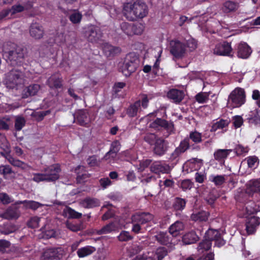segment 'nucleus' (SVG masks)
<instances>
[{"instance_id": "1", "label": "nucleus", "mask_w": 260, "mask_h": 260, "mask_svg": "<svg viewBox=\"0 0 260 260\" xmlns=\"http://www.w3.org/2000/svg\"><path fill=\"white\" fill-rule=\"evenodd\" d=\"M148 12L147 6L141 1H137L134 3H125L122 11L123 16L132 21L143 18L146 16Z\"/></svg>"}, {"instance_id": "2", "label": "nucleus", "mask_w": 260, "mask_h": 260, "mask_svg": "<svg viewBox=\"0 0 260 260\" xmlns=\"http://www.w3.org/2000/svg\"><path fill=\"white\" fill-rule=\"evenodd\" d=\"M4 55L12 66H21L24 62V49L15 43L8 42L4 46Z\"/></svg>"}, {"instance_id": "3", "label": "nucleus", "mask_w": 260, "mask_h": 260, "mask_svg": "<svg viewBox=\"0 0 260 260\" xmlns=\"http://www.w3.org/2000/svg\"><path fill=\"white\" fill-rule=\"evenodd\" d=\"M205 239L200 242L198 250L207 251L212 246V241H215V246L221 247L226 243L225 240L222 238L220 233L217 230L209 229L205 233Z\"/></svg>"}, {"instance_id": "4", "label": "nucleus", "mask_w": 260, "mask_h": 260, "mask_svg": "<svg viewBox=\"0 0 260 260\" xmlns=\"http://www.w3.org/2000/svg\"><path fill=\"white\" fill-rule=\"evenodd\" d=\"M24 74L19 70H12L6 76L5 84L7 88L17 89L25 82Z\"/></svg>"}, {"instance_id": "5", "label": "nucleus", "mask_w": 260, "mask_h": 260, "mask_svg": "<svg viewBox=\"0 0 260 260\" xmlns=\"http://www.w3.org/2000/svg\"><path fill=\"white\" fill-rule=\"evenodd\" d=\"M138 57L134 53L127 54L121 66L119 68V71L126 77L129 76L134 72L138 65Z\"/></svg>"}, {"instance_id": "6", "label": "nucleus", "mask_w": 260, "mask_h": 260, "mask_svg": "<svg viewBox=\"0 0 260 260\" xmlns=\"http://www.w3.org/2000/svg\"><path fill=\"white\" fill-rule=\"evenodd\" d=\"M246 102V93L241 87L235 88L229 94L228 104L232 108H239Z\"/></svg>"}, {"instance_id": "7", "label": "nucleus", "mask_w": 260, "mask_h": 260, "mask_svg": "<svg viewBox=\"0 0 260 260\" xmlns=\"http://www.w3.org/2000/svg\"><path fill=\"white\" fill-rule=\"evenodd\" d=\"M148 127L156 131H159L162 129L166 130L167 132L166 137L174 133L175 131L174 124L173 122H169L164 119L158 117L151 122V124L148 125Z\"/></svg>"}, {"instance_id": "8", "label": "nucleus", "mask_w": 260, "mask_h": 260, "mask_svg": "<svg viewBox=\"0 0 260 260\" xmlns=\"http://www.w3.org/2000/svg\"><path fill=\"white\" fill-rule=\"evenodd\" d=\"M170 52L176 59L183 58L186 53L185 43L178 40H173L170 42Z\"/></svg>"}, {"instance_id": "9", "label": "nucleus", "mask_w": 260, "mask_h": 260, "mask_svg": "<svg viewBox=\"0 0 260 260\" xmlns=\"http://www.w3.org/2000/svg\"><path fill=\"white\" fill-rule=\"evenodd\" d=\"M122 31L128 36L134 35H140L144 31V26L141 23H129L127 22H122L120 24Z\"/></svg>"}, {"instance_id": "10", "label": "nucleus", "mask_w": 260, "mask_h": 260, "mask_svg": "<svg viewBox=\"0 0 260 260\" xmlns=\"http://www.w3.org/2000/svg\"><path fill=\"white\" fill-rule=\"evenodd\" d=\"M84 34L87 40L91 43L96 42L102 36L101 29L95 25H91L86 28Z\"/></svg>"}, {"instance_id": "11", "label": "nucleus", "mask_w": 260, "mask_h": 260, "mask_svg": "<svg viewBox=\"0 0 260 260\" xmlns=\"http://www.w3.org/2000/svg\"><path fill=\"white\" fill-rule=\"evenodd\" d=\"M46 85L52 90H58L63 87V80L59 73L52 74L46 81Z\"/></svg>"}, {"instance_id": "12", "label": "nucleus", "mask_w": 260, "mask_h": 260, "mask_svg": "<svg viewBox=\"0 0 260 260\" xmlns=\"http://www.w3.org/2000/svg\"><path fill=\"white\" fill-rule=\"evenodd\" d=\"M259 224V217L255 216L247 217L245 221V230L247 235L254 234Z\"/></svg>"}, {"instance_id": "13", "label": "nucleus", "mask_w": 260, "mask_h": 260, "mask_svg": "<svg viewBox=\"0 0 260 260\" xmlns=\"http://www.w3.org/2000/svg\"><path fill=\"white\" fill-rule=\"evenodd\" d=\"M60 171L61 169L58 164H54L46 168L44 173L47 176L48 182H53L58 180Z\"/></svg>"}, {"instance_id": "14", "label": "nucleus", "mask_w": 260, "mask_h": 260, "mask_svg": "<svg viewBox=\"0 0 260 260\" xmlns=\"http://www.w3.org/2000/svg\"><path fill=\"white\" fill-rule=\"evenodd\" d=\"M62 256V250L60 247H50L45 249L43 253L44 259H59Z\"/></svg>"}, {"instance_id": "15", "label": "nucleus", "mask_w": 260, "mask_h": 260, "mask_svg": "<svg viewBox=\"0 0 260 260\" xmlns=\"http://www.w3.org/2000/svg\"><path fill=\"white\" fill-rule=\"evenodd\" d=\"M153 219L152 214L149 212H137L133 214L131 217L132 223H139V224H144Z\"/></svg>"}, {"instance_id": "16", "label": "nucleus", "mask_w": 260, "mask_h": 260, "mask_svg": "<svg viewBox=\"0 0 260 260\" xmlns=\"http://www.w3.org/2000/svg\"><path fill=\"white\" fill-rule=\"evenodd\" d=\"M232 50L231 43L225 41L217 44L213 50V53L218 55L230 56Z\"/></svg>"}, {"instance_id": "17", "label": "nucleus", "mask_w": 260, "mask_h": 260, "mask_svg": "<svg viewBox=\"0 0 260 260\" xmlns=\"http://www.w3.org/2000/svg\"><path fill=\"white\" fill-rule=\"evenodd\" d=\"M236 47L237 56L240 58H249L252 52L251 48L244 42H241L238 44Z\"/></svg>"}, {"instance_id": "18", "label": "nucleus", "mask_w": 260, "mask_h": 260, "mask_svg": "<svg viewBox=\"0 0 260 260\" xmlns=\"http://www.w3.org/2000/svg\"><path fill=\"white\" fill-rule=\"evenodd\" d=\"M153 149L154 154L159 156L164 155L168 150V143L164 139L159 138L156 143L154 144Z\"/></svg>"}, {"instance_id": "19", "label": "nucleus", "mask_w": 260, "mask_h": 260, "mask_svg": "<svg viewBox=\"0 0 260 260\" xmlns=\"http://www.w3.org/2000/svg\"><path fill=\"white\" fill-rule=\"evenodd\" d=\"M176 148L182 154L189 149L197 151H200L201 149L200 146L192 145V143H190L186 137L181 141L179 146Z\"/></svg>"}, {"instance_id": "20", "label": "nucleus", "mask_w": 260, "mask_h": 260, "mask_svg": "<svg viewBox=\"0 0 260 260\" xmlns=\"http://www.w3.org/2000/svg\"><path fill=\"white\" fill-rule=\"evenodd\" d=\"M29 34L35 39H40L43 37L44 30L43 26L39 23H32L29 27Z\"/></svg>"}, {"instance_id": "21", "label": "nucleus", "mask_w": 260, "mask_h": 260, "mask_svg": "<svg viewBox=\"0 0 260 260\" xmlns=\"http://www.w3.org/2000/svg\"><path fill=\"white\" fill-rule=\"evenodd\" d=\"M40 89V84H31L24 88L22 92V97L23 99H26L29 96H35L37 94Z\"/></svg>"}, {"instance_id": "22", "label": "nucleus", "mask_w": 260, "mask_h": 260, "mask_svg": "<svg viewBox=\"0 0 260 260\" xmlns=\"http://www.w3.org/2000/svg\"><path fill=\"white\" fill-rule=\"evenodd\" d=\"M168 98L173 100L176 104L180 103L184 97V93L182 90L172 88L167 93Z\"/></svg>"}, {"instance_id": "23", "label": "nucleus", "mask_w": 260, "mask_h": 260, "mask_svg": "<svg viewBox=\"0 0 260 260\" xmlns=\"http://www.w3.org/2000/svg\"><path fill=\"white\" fill-rule=\"evenodd\" d=\"M103 50L104 54L108 57H113L121 52L120 47L113 46L107 43L103 44Z\"/></svg>"}, {"instance_id": "24", "label": "nucleus", "mask_w": 260, "mask_h": 260, "mask_svg": "<svg viewBox=\"0 0 260 260\" xmlns=\"http://www.w3.org/2000/svg\"><path fill=\"white\" fill-rule=\"evenodd\" d=\"M229 124L230 121L228 120L220 119L212 124L210 132L213 133L216 132L217 130L221 129L222 131L221 133H224L227 131Z\"/></svg>"}, {"instance_id": "25", "label": "nucleus", "mask_w": 260, "mask_h": 260, "mask_svg": "<svg viewBox=\"0 0 260 260\" xmlns=\"http://www.w3.org/2000/svg\"><path fill=\"white\" fill-rule=\"evenodd\" d=\"M81 206L87 209L99 207L101 202L99 199L95 198L86 197L81 201Z\"/></svg>"}, {"instance_id": "26", "label": "nucleus", "mask_w": 260, "mask_h": 260, "mask_svg": "<svg viewBox=\"0 0 260 260\" xmlns=\"http://www.w3.org/2000/svg\"><path fill=\"white\" fill-rule=\"evenodd\" d=\"M120 143L118 140L114 141L111 144L110 149L104 156V158L106 160L109 159L110 157L113 158H115L117 153L119 152L120 149Z\"/></svg>"}, {"instance_id": "27", "label": "nucleus", "mask_w": 260, "mask_h": 260, "mask_svg": "<svg viewBox=\"0 0 260 260\" xmlns=\"http://www.w3.org/2000/svg\"><path fill=\"white\" fill-rule=\"evenodd\" d=\"M76 117L78 124L81 126H86L89 123L88 113L84 110H79L76 113Z\"/></svg>"}, {"instance_id": "28", "label": "nucleus", "mask_w": 260, "mask_h": 260, "mask_svg": "<svg viewBox=\"0 0 260 260\" xmlns=\"http://www.w3.org/2000/svg\"><path fill=\"white\" fill-rule=\"evenodd\" d=\"M20 216L18 208L16 206L9 207L3 214V217L7 219H17Z\"/></svg>"}, {"instance_id": "29", "label": "nucleus", "mask_w": 260, "mask_h": 260, "mask_svg": "<svg viewBox=\"0 0 260 260\" xmlns=\"http://www.w3.org/2000/svg\"><path fill=\"white\" fill-rule=\"evenodd\" d=\"M187 200L180 197H175L172 203V208L177 212L182 211L186 207Z\"/></svg>"}, {"instance_id": "30", "label": "nucleus", "mask_w": 260, "mask_h": 260, "mask_svg": "<svg viewBox=\"0 0 260 260\" xmlns=\"http://www.w3.org/2000/svg\"><path fill=\"white\" fill-rule=\"evenodd\" d=\"M155 240L160 244L166 245L171 241V237L167 232H159L155 236Z\"/></svg>"}, {"instance_id": "31", "label": "nucleus", "mask_w": 260, "mask_h": 260, "mask_svg": "<svg viewBox=\"0 0 260 260\" xmlns=\"http://www.w3.org/2000/svg\"><path fill=\"white\" fill-rule=\"evenodd\" d=\"M184 229V224L182 221H176L169 229V233L173 237H177L180 232Z\"/></svg>"}, {"instance_id": "32", "label": "nucleus", "mask_w": 260, "mask_h": 260, "mask_svg": "<svg viewBox=\"0 0 260 260\" xmlns=\"http://www.w3.org/2000/svg\"><path fill=\"white\" fill-rule=\"evenodd\" d=\"M16 204H23L25 208L36 210L43 205L38 202L32 200H24L17 202Z\"/></svg>"}, {"instance_id": "33", "label": "nucleus", "mask_w": 260, "mask_h": 260, "mask_svg": "<svg viewBox=\"0 0 260 260\" xmlns=\"http://www.w3.org/2000/svg\"><path fill=\"white\" fill-rule=\"evenodd\" d=\"M199 240V237L194 231L186 233L182 237V241L186 245L196 243Z\"/></svg>"}, {"instance_id": "34", "label": "nucleus", "mask_w": 260, "mask_h": 260, "mask_svg": "<svg viewBox=\"0 0 260 260\" xmlns=\"http://www.w3.org/2000/svg\"><path fill=\"white\" fill-rule=\"evenodd\" d=\"M232 151V149H218L214 152V157L219 162H224Z\"/></svg>"}, {"instance_id": "35", "label": "nucleus", "mask_w": 260, "mask_h": 260, "mask_svg": "<svg viewBox=\"0 0 260 260\" xmlns=\"http://www.w3.org/2000/svg\"><path fill=\"white\" fill-rule=\"evenodd\" d=\"M95 250V247L91 246H86L78 249L77 254L79 257L82 258L91 255Z\"/></svg>"}, {"instance_id": "36", "label": "nucleus", "mask_w": 260, "mask_h": 260, "mask_svg": "<svg viewBox=\"0 0 260 260\" xmlns=\"http://www.w3.org/2000/svg\"><path fill=\"white\" fill-rule=\"evenodd\" d=\"M202 159H198V158H193L187 160L185 162L182 167L183 172H186L187 173L191 172L193 170V168L196 163L201 162Z\"/></svg>"}, {"instance_id": "37", "label": "nucleus", "mask_w": 260, "mask_h": 260, "mask_svg": "<svg viewBox=\"0 0 260 260\" xmlns=\"http://www.w3.org/2000/svg\"><path fill=\"white\" fill-rule=\"evenodd\" d=\"M186 138H188L189 142L191 141V142H193L192 145H196L197 146H200L198 144L202 141L201 133L197 131L190 132L189 136Z\"/></svg>"}, {"instance_id": "38", "label": "nucleus", "mask_w": 260, "mask_h": 260, "mask_svg": "<svg viewBox=\"0 0 260 260\" xmlns=\"http://www.w3.org/2000/svg\"><path fill=\"white\" fill-rule=\"evenodd\" d=\"M17 230L16 225L12 223L8 222L0 226V233L4 235H9Z\"/></svg>"}, {"instance_id": "39", "label": "nucleus", "mask_w": 260, "mask_h": 260, "mask_svg": "<svg viewBox=\"0 0 260 260\" xmlns=\"http://www.w3.org/2000/svg\"><path fill=\"white\" fill-rule=\"evenodd\" d=\"M150 171L155 174L165 173L168 171V167L162 165L159 162H155L151 165Z\"/></svg>"}, {"instance_id": "40", "label": "nucleus", "mask_w": 260, "mask_h": 260, "mask_svg": "<svg viewBox=\"0 0 260 260\" xmlns=\"http://www.w3.org/2000/svg\"><path fill=\"white\" fill-rule=\"evenodd\" d=\"M140 109L139 102H135L128 107L126 110V114L131 118L134 117L137 115L138 112Z\"/></svg>"}, {"instance_id": "41", "label": "nucleus", "mask_w": 260, "mask_h": 260, "mask_svg": "<svg viewBox=\"0 0 260 260\" xmlns=\"http://www.w3.org/2000/svg\"><path fill=\"white\" fill-rule=\"evenodd\" d=\"M191 218L195 221H206L208 218V213L205 211H199L192 213Z\"/></svg>"}, {"instance_id": "42", "label": "nucleus", "mask_w": 260, "mask_h": 260, "mask_svg": "<svg viewBox=\"0 0 260 260\" xmlns=\"http://www.w3.org/2000/svg\"><path fill=\"white\" fill-rule=\"evenodd\" d=\"M140 99L136 101L139 102L140 108L142 107L144 109H147L149 106V101L152 99V96L150 94L142 93L140 94Z\"/></svg>"}, {"instance_id": "43", "label": "nucleus", "mask_w": 260, "mask_h": 260, "mask_svg": "<svg viewBox=\"0 0 260 260\" xmlns=\"http://www.w3.org/2000/svg\"><path fill=\"white\" fill-rule=\"evenodd\" d=\"M209 180L217 186H221L225 182V178L224 175H211L209 177Z\"/></svg>"}, {"instance_id": "44", "label": "nucleus", "mask_w": 260, "mask_h": 260, "mask_svg": "<svg viewBox=\"0 0 260 260\" xmlns=\"http://www.w3.org/2000/svg\"><path fill=\"white\" fill-rule=\"evenodd\" d=\"M1 154L2 155L4 156L12 165L14 166L23 168L25 165L23 161L14 158L10 155V154H7V155H5L4 153H1Z\"/></svg>"}, {"instance_id": "45", "label": "nucleus", "mask_w": 260, "mask_h": 260, "mask_svg": "<svg viewBox=\"0 0 260 260\" xmlns=\"http://www.w3.org/2000/svg\"><path fill=\"white\" fill-rule=\"evenodd\" d=\"M63 213L69 218L79 219L82 217V213L76 211L70 207H67L63 210Z\"/></svg>"}, {"instance_id": "46", "label": "nucleus", "mask_w": 260, "mask_h": 260, "mask_svg": "<svg viewBox=\"0 0 260 260\" xmlns=\"http://www.w3.org/2000/svg\"><path fill=\"white\" fill-rule=\"evenodd\" d=\"M247 189L252 192L260 191V181L258 180H250L247 184Z\"/></svg>"}, {"instance_id": "47", "label": "nucleus", "mask_w": 260, "mask_h": 260, "mask_svg": "<svg viewBox=\"0 0 260 260\" xmlns=\"http://www.w3.org/2000/svg\"><path fill=\"white\" fill-rule=\"evenodd\" d=\"M250 196L246 191H241L238 192L235 196V199L237 202L241 203L244 204L248 203Z\"/></svg>"}, {"instance_id": "48", "label": "nucleus", "mask_w": 260, "mask_h": 260, "mask_svg": "<svg viewBox=\"0 0 260 260\" xmlns=\"http://www.w3.org/2000/svg\"><path fill=\"white\" fill-rule=\"evenodd\" d=\"M115 226L113 223H110L104 226L101 229L98 230L96 232L98 235L106 234L114 231Z\"/></svg>"}, {"instance_id": "49", "label": "nucleus", "mask_w": 260, "mask_h": 260, "mask_svg": "<svg viewBox=\"0 0 260 260\" xmlns=\"http://www.w3.org/2000/svg\"><path fill=\"white\" fill-rule=\"evenodd\" d=\"M167 250L165 247H160L156 249V251L152 258L154 260H162L167 254Z\"/></svg>"}, {"instance_id": "50", "label": "nucleus", "mask_w": 260, "mask_h": 260, "mask_svg": "<svg viewBox=\"0 0 260 260\" xmlns=\"http://www.w3.org/2000/svg\"><path fill=\"white\" fill-rule=\"evenodd\" d=\"M0 147L4 151L3 153L5 155H7V154H10V150L9 144L6 137L3 136L0 137Z\"/></svg>"}, {"instance_id": "51", "label": "nucleus", "mask_w": 260, "mask_h": 260, "mask_svg": "<svg viewBox=\"0 0 260 260\" xmlns=\"http://www.w3.org/2000/svg\"><path fill=\"white\" fill-rule=\"evenodd\" d=\"M158 138L153 133L146 134L143 137V140L150 145H154Z\"/></svg>"}, {"instance_id": "52", "label": "nucleus", "mask_w": 260, "mask_h": 260, "mask_svg": "<svg viewBox=\"0 0 260 260\" xmlns=\"http://www.w3.org/2000/svg\"><path fill=\"white\" fill-rule=\"evenodd\" d=\"M117 238L119 241L127 242L132 240L134 237L133 236L130 235L129 232L122 231L120 232Z\"/></svg>"}, {"instance_id": "53", "label": "nucleus", "mask_w": 260, "mask_h": 260, "mask_svg": "<svg viewBox=\"0 0 260 260\" xmlns=\"http://www.w3.org/2000/svg\"><path fill=\"white\" fill-rule=\"evenodd\" d=\"M182 154L176 148L171 153L169 160L172 162V165H176L180 160V156Z\"/></svg>"}, {"instance_id": "54", "label": "nucleus", "mask_w": 260, "mask_h": 260, "mask_svg": "<svg viewBox=\"0 0 260 260\" xmlns=\"http://www.w3.org/2000/svg\"><path fill=\"white\" fill-rule=\"evenodd\" d=\"M67 227L70 230L77 232L80 231L83 229V225L81 223L68 222L66 224Z\"/></svg>"}, {"instance_id": "55", "label": "nucleus", "mask_w": 260, "mask_h": 260, "mask_svg": "<svg viewBox=\"0 0 260 260\" xmlns=\"http://www.w3.org/2000/svg\"><path fill=\"white\" fill-rule=\"evenodd\" d=\"M193 183L189 179H184L181 181L180 185V187L182 190L185 191L187 190H190L193 186Z\"/></svg>"}, {"instance_id": "56", "label": "nucleus", "mask_w": 260, "mask_h": 260, "mask_svg": "<svg viewBox=\"0 0 260 260\" xmlns=\"http://www.w3.org/2000/svg\"><path fill=\"white\" fill-rule=\"evenodd\" d=\"M26 121L23 117H18L15 121V128L17 131H20L25 126Z\"/></svg>"}, {"instance_id": "57", "label": "nucleus", "mask_w": 260, "mask_h": 260, "mask_svg": "<svg viewBox=\"0 0 260 260\" xmlns=\"http://www.w3.org/2000/svg\"><path fill=\"white\" fill-rule=\"evenodd\" d=\"M82 15L79 12H74L71 14L69 16L70 20L73 24H78L81 22Z\"/></svg>"}, {"instance_id": "58", "label": "nucleus", "mask_w": 260, "mask_h": 260, "mask_svg": "<svg viewBox=\"0 0 260 260\" xmlns=\"http://www.w3.org/2000/svg\"><path fill=\"white\" fill-rule=\"evenodd\" d=\"M224 7L226 12H230L235 11L237 9V5L235 2L227 1L224 3Z\"/></svg>"}, {"instance_id": "59", "label": "nucleus", "mask_w": 260, "mask_h": 260, "mask_svg": "<svg viewBox=\"0 0 260 260\" xmlns=\"http://www.w3.org/2000/svg\"><path fill=\"white\" fill-rule=\"evenodd\" d=\"M13 173L11 167L9 165L0 166V174L3 175L5 178L7 176Z\"/></svg>"}, {"instance_id": "60", "label": "nucleus", "mask_w": 260, "mask_h": 260, "mask_svg": "<svg viewBox=\"0 0 260 260\" xmlns=\"http://www.w3.org/2000/svg\"><path fill=\"white\" fill-rule=\"evenodd\" d=\"M258 158L255 156H249L247 158L248 166L250 168H255L258 163Z\"/></svg>"}, {"instance_id": "61", "label": "nucleus", "mask_w": 260, "mask_h": 260, "mask_svg": "<svg viewBox=\"0 0 260 260\" xmlns=\"http://www.w3.org/2000/svg\"><path fill=\"white\" fill-rule=\"evenodd\" d=\"M40 221V218L37 216L33 217L31 218L28 221L27 225L28 227L31 228L32 229L37 228L39 227Z\"/></svg>"}, {"instance_id": "62", "label": "nucleus", "mask_w": 260, "mask_h": 260, "mask_svg": "<svg viewBox=\"0 0 260 260\" xmlns=\"http://www.w3.org/2000/svg\"><path fill=\"white\" fill-rule=\"evenodd\" d=\"M218 197V194L216 193V191L215 190H212L206 197V199L209 204H212L214 203Z\"/></svg>"}, {"instance_id": "63", "label": "nucleus", "mask_w": 260, "mask_h": 260, "mask_svg": "<svg viewBox=\"0 0 260 260\" xmlns=\"http://www.w3.org/2000/svg\"><path fill=\"white\" fill-rule=\"evenodd\" d=\"M11 246L10 241L4 240L0 239V252L4 253L6 252V249L9 248Z\"/></svg>"}, {"instance_id": "64", "label": "nucleus", "mask_w": 260, "mask_h": 260, "mask_svg": "<svg viewBox=\"0 0 260 260\" xmlns=\"http://www.w3.org/2000/svg\"><path fill=\"white\" fill-rule=\"evenodd\" d=\"M186 48L188 47L190 51L194 50L197 47V42L194 39H190L187 41L185 43Z\"/></svg>"}]
</instances>
